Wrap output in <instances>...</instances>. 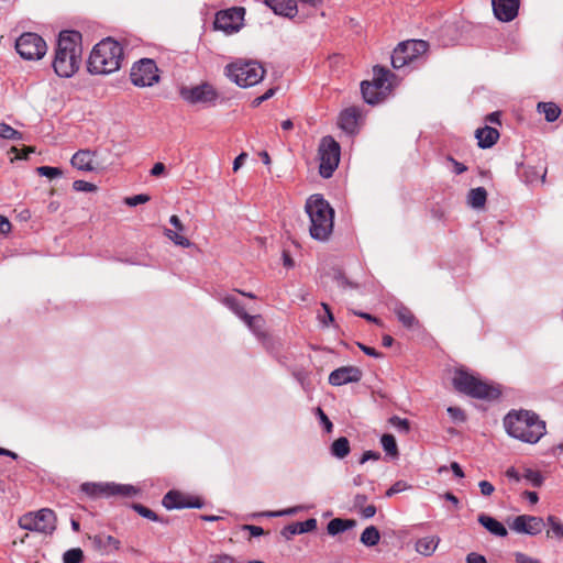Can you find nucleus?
<instances>
[{
	"label": "nucleus",
	"instance_id": "1",
	"mask_svg": "<svg viewBox=\"0 0 563 563\" xmlns=\"http://www.w3.org/2000/svg\"><path fill=\"white\" fill-rule=\"evenodd\" d=\"M82 46L81 34L77 31H63L59 33L52 66L60 78H70L81 65Z\"/></svg>",
	"mask_w": 563,
	"mask_h": 563
},
{
	"label": "nucleus",
	"instance_id": "2",
	"mask_svg": "<svg viewBox=\"0 0 563 563\" xmlns=\"http://www.w3.org/2000/svg\"><path fill=\"white\" fill-rule=\"evenodd\" d=\"M504 426L510 437L531 444L537 443L547 432L545 422L529 410L508 412Z\"/></svg>",
	"mask_w": 563,
	"mask_h": 563
},
{
	"label": "nucleus",
	"instance_id": "3",
	"mask_svg": "<svg viewBox=\"0 0 563 563\" xmlns=\"http://www.w3.org/2000/svg\"><path fill=\"white\" fill-rule=\"evenodd\" d=\"M305 210L310 219V236L317 241H327L334 224V210L330 203L321 195H312L307 199Z\"/></svg>",
	"mask_w": 563,
	"mask_h": 563
},
{
	"label": "nucleus",
	"instance_id": "4",
	"mask_svg": "<svg viewBox=\"0 0 563 563\" xmlns=\"http://www.w3.org/2000/svg\"><path fill=\"white\" fill-rule=\"evenodd\" d=\"M123 60V47L111 37L96 44L88 59V71L95 75H108L120 69Z\"/></svg>",
	"mask_w": 563,
	"mask_h": 563
},
{
	"label": "nucleus",
	"instance_id": "5",
	"mask_svg": "<svg viewBox=\"0 0 563 563\" xmlns=\"http://www.w3.org/2000/svg\"><path fill=\"white\" fill-rule=\"evenodd\" d=\"M263 65L253 59H235L224 68V75L239 87H253L261 82L265 76Z\"/></svg>",
	"mask_w": 563,
	"mask_h": 563
},
{
	"label": "nucleus",
	"instance_id": "6",
	"mask_svg": "<svg viewBox=\"0 0 563 563\" xmlns=\"http://www.w3.org/2000/svg\"><path fill=\"white\" fill-rule=\"evenodd\" d=\"M452 382L457 391L472 398L495 399L500 395V391L497 388L464 369H456Z\"/></svg>",
	"mask_w": 563,
	"mask_h": 563
},
{
	"label": "nucleus",
	"instance_id": "7",
	"mask_svg": "<svg viewBox=\"0 0 563 563\" xmlns=\"http://www.w3.org/2000/svg\"><path fill=\"white\" fill-rule=\"evenodd\" d=\"M179 96L188 104H201L205 107L216 106L220 97L216 87L208 81L200 82L196 86H183L179 89Z\"/></svg>",
	"mask_w": 563,
	"mask_h": 563
},
{
	"label": "nucleus",
	"instance_id": "8",
	"mask_svg": "<svg viewBox=\"0 0 563 563\" xmlns=\"http://www.w3.org/2000/svg\"><path fill=\"white\" fill-rule=\"evenodd\" d=\"M428 48L429 44L423 40H409L401 42L391 54V65L396 69L410 65L416 59L424 55Z\"/></svg>",
	"mask_w": 563,
	"mask_h": 563
},
{
	"label": "nucleus",
	"instance_id": "9",
	"mask_svg": "<svg viewBox=\"0 0 563 563\" xmlns=\"http://www.w3.org/2000/svg\"><path fill=\"white\" fill-rule=\"evenodd\" d=\"M319 173L323 178L332 176L340 162V144L330 135L321 139L319 145Z\"/></svg>",
	"mask_w": 563,
	"mask_h": 563
},
{
	"label": "nucleus",
	"instance_id": "10",
	"mask_svg": "<svg viewBox=\"0 0 563 563\" xmlns=\"http://www.w3.org/2000/svg\"><path fill=\"white\" fill-rule=\"evenodd\" d=\"M131 82L140 88L152 87L156 85L159 79V69L152 58H142L135 62L130 71Z\"/></svg>",
	"mask_w": 563,
	"mask_h": 563
},
{
	"label": "nucleus",
	"instance_id": "11",
	"mask_svg": "<svg viewBox=\"0 0 563 563\" xmlns=\"http://www.w3.org/2000/svg\"><path fill=\"white\" fill-rule=\"evenodd\" d=\"M80 490L90 498H109L112 496H130L135 493L131 485H120L115 483H82Z\"/></svg>",
	"mask_w": 563,
	"mask_h": 563
},
{
	"label": "nucleus",
	"instance_id": "12",
	"mask_svg": "<svg viewBox=\"0 0 563 563\" xmlns=\"http://www.w3.org/2000/svg\"><path fill=\"white\" fill-rule=\"evenodd\" d=\"M245 9L242 7L220 11L216 14L214 29L221 30L227 34L235 33L242 27Z\"/></svg>",
	"mask_w": 563,
	"mask_h": 563
},
{
	"label": "nucleus",
	"instance_id": "13",
	"mask_svg": "<svg viewBox=\"0 0 563 563\" xmlns=\"http://www.w3.org/2000/svg\"><path fill=\"white\" fill-rule=\"evenodd\" d=\"M166 509L201 508L203 501L199 497L186 495L178 490H169L162 500Z\"/></svg>",
	"mask_w": 563,
	"mask_h": 563
},
{
	"label": "nucleus",
	"instance_id": "14",
	"mask_svg": "<svg viewBox=\"0 0 563 563\" xmlns=\"http://www.w3.org/2000/svg\"><path fill=\"white\" fill-rule=\"evenodd\" d=\"M510 529L529 536H537L541 533L544 528V521L540 517L530 515L517 516L509 525Z\"/></svg>",
	"mask_w": 563,
	"mask_h": 563
},
{
	"label": "nucleus",
	"instance_id": "15",
	"mask_svg": "<svg viewBox=\"0 0 563 563\" xmlns=\"http://www.w3.org/2000/svg\"><path fill=\"white\" fill-rule=\"evenodd\" d=\"M494 15L501 22H510L518 15L520 0H492Z\"/></svg>",
	"mask_w": 563,
	"mask_h": 563
},
{
	"label": "nucleus",
	"instance_id": "16",
	"mask_svg": "<svg viewBox=\"0 0 563 563\" xmlns=\"http://www.w3.org/2000/svg\"><path fill=\"white\" fill-rule=\"evenodd\" d=\"M362 378V371L355 366H342L329 375V383L332 386H342L349 383L360 382Z\"/></svg>",
	"mask_w": 563,
	"mask_h": 563
},
{
	"label": "nucleus",
	"instance_id": "17",
	"mask_svg": "<svg viewBox=\"0 0 563 563\" xmlns=\"http://www.w3.org/2000/svg\"><path fill=\"white\" fill-rule=\"evenodd\" d=\"M16 53L25 60L35 58V33L26 32L15 41Z\"/></svg>",
	"mask_w": 563,
	"mask_h": 563
},
{
	"label": "nucleus",
	"instance_id": "18",
	"mask_svg": "<svg viewBox=\"0 0 563 563\" xmlns=\"http://www.w3.org/2000/svg\"><path fill=\"white\" fill-rule=\"evenodd\" d=\"M264 3L277 15L294 18L298 8L295 0H265Z\"/></svg>",
	"mask_w": 563,
	"mask_h": 563
},
{
	"label": "nucleus",
	"instance_id": "19",
	"mask_svg": "<svg viewBox=\"0 0 563 563\" xmlns=\"http://www.w3.org/2000/svg\"><path fill=\"white\" fill-rule=\"evenodd\" d=\"M317 528V519L309 518L306 521H298L287 525L280 531L282 536L290 540L296 534L313 531Z\"/></svg>",
	"mask_w": 563,
	"mask_h": 563
},
{
	"label": "nucleus",
	"instance_id": "20",
	"mask_svg": "<svg viewBox=\"0 0 563 563\" xmlns=\"http://www.w3.org/2000/svg\"><path fill=\"white\" fill-rule=\"evenodd\" d=\"M361 111L356 107L343 110L339 117V125L342 130L353 133L358 124Z\"/></svg>",
	"mask_w": 563,
	"mask_h": 563
},
{
	"label": "nucleus",
	"instance_id": "21",
	"mask_svg": "<svg viewBox=\"0 0 563 563\" xmlns=\"http://www.w3.org/2000/svg\"><path fill=\"white\" fill-rule=\"evenodd\" d=\"M89 540L91 541L92 547L102 553H107L110 550H119L121 547L119 539L102 533L89 537Z\"/></svg>",
	"mask_w": 563,
	"mask_h": 563
},
{
	"label": "nucleus",
	"instance_id": "22",
	"mask_svg": "<svg viewBox=\"0 0 563 563\" xmlns=\"http://www.w3.org/2000/svg\"><path fill=\"white\" fill-rule=\"evenodd\" d=\"M362 96L366 103L377 104L386 98L385 90L378 89L373 81H363L361 84Z\"/></svg>",
	"mask_w": 563,
	"mask_h": 563
},
{
	"label": "nucleus",
	"instance_id": "23",
	"mask_svg": "<svg viewBox=\"0 0 563 563\" xmlns=\"http://www.w3.org/2000/svg\"><path fill=\"white\" fill-rule=\"evenodd\" d=\"M475 137L481 148H489L498 141L499 132L495 128L486 125L476 130Z\"/></svg>",
	"mask_w": 563,
	"mask_h": 563
},
{
	"label": "nucleus",
	"instance_id": "24",
	"mask_svg": "<svg viewBox=\"0 0 563 563\" xmlns=\"http://www.w3.org/2000/svg\"><path fill=\"white\" fill-rule=\"evenodd\" d=\"M56 528L55 514L47 508L37 510V532L52 533Z\"/></svg>",
	"mask_w": 563,
	"mask_h": 563
},
{
	"label": "nucleus",
	"instance_id": "25",
	"mask_svg": "<svg viewBox=\"0 0 563 563\" xmlns=\"http://www.w3.org/2000/svg\"><path fill=\"white\" fill-rule=\"evenodd\" d=\"M93 157H95V154L92 152H90L88 150H80L73 155L70 162H71L73 167H75L79 170L90 172L95 168L93 167Z\"/></svg>",
	"mask_w": 563,
	"mask_h": 563
},
{
	"label": "nucleus",
	"instance_id": "26",
	"mask_svg": "<svg viewBox=\"0 0 563 563\" xmlns=\"http://www.w3.org/2000/svg\"><path fill=\"white\" fill-rule=\"evenodd\" d=\"M393 76L394 75L389 69L382 66H375L373 68L372 81L378 87V89L385 90V96H387L391 88L390 78Z\"/></svg>",
	"mask_w": 563,
	"mask_h": 563
},
{
	"label": "nucleus",
	"instance_id": "27",
	"mask_svg": "<svg viewBox=\"0 0 563 563\" xmlns=\"http://www.w3.org/2000/svg\"><path fill=\"white\" fill-rule=\"evenodd\" d=\"M440 543V538L437 536H427L417 540L415 544L416 551L423 555L430 556L434 553Z\"/></svg>",
	"mask_w": 563,
	"mask_h": 563
},
{
	"label": "nucleus",
	"instance_id": "28",
	"mask_svg": "<svg viewBox=\"0 0 563 563\" xmlns=\"http://www.w3.org/2000/svg\"><path fill=\"white\" fill-rule=\"evenodd\" d=\"M478 522L494 536L506 537L508 534L505 526L490 516L485 514L479 515Z\"/></svg>",
	"mask_w": 563,
	"mask_h": 563
},
{
	"label": "nucleus",
	"instance_id": "29",
	"mask_svg": "<svg viewBox=\"0 0 563 563\" xmlns=\"http://www.w3.org/2000/svg\"><path fill=\"white\" fill-rule=\"evenodd\" d=\"M243 321L247 325V328L258 338V339H265L266 332H265V320L261 314L251 316L247 314Z\"/></svg>",
	"mask_w": 563,
	"mask_h": 563
},
{
	"label": "nucleus",
	"instance_id": "30",
	"mask_svg": "<svg viewBox=\"0 0 563 563\" xmlns=\"http://www.w3.org/2000/svg\"><path fill=\"white\" fill-rule=\"evenodd\" d=\"M351 452L350 441L345 437H340L334 440L330 446V453L336 459H344Z\"/></svg>",
	"mask_w": 563,
	"mask_h": 563
},
{
	"label": "nucleus",
	"instance_id": "31",
	"mask_svg": "<svg viewBox=\"0 0 563 563\" xmlns=\"http://www.w3.org/2000/svg\"><path fill=\"white\" fill-rule=\"evenodd\" d=\"M487 200V191L484 187L473 188L468 191L467 203L474 209L484 208Z\"/></svg>",
	"mask_w": 563,
	"mask_h": 563
},
{
	"label": "nucleus",
	"instance_id": "32",
	"mask_svg": "<svg viewBox=\"0 0 563 563\" xmlns=\"http://www.w3.org/2000/svg\"><path fill=\"white\" fill-rule=\"evenodd\" d=\"M355 526V521L352 519H341L334 518L329 521L327 526L328 533L331 536H336L341 532L346 531Z\"/></svg>",
	"mask_w": 563,
	"mask_h": 563
},
{
	"label": "nucleus",
	"instance_id": "33",
	"mask_svg": "<svg viewBox=\"0 0 563 563\" xmlns=\"http://www.w3.org/2000/svg\"><path fill=\"white\" fill-rule=\"evenodd\" d=\"M538 111L544 114L548 122H554L561 114L560 107L554 102H539Z\"/></svg>",
	"mask_w": 563,
	"mask_h": 563
},
{
	"label": "nucleus",
	"instance_id": "34",
	"mask_svg": "<svg viewBox=\"0 0 563 563\" xmlns=\"http://www.w3.org/2000/svg\"><path fill=\"white\" fill-rule=\"evenodd\" d=\"M221 302L242 320L249 314L245 312L239 299L232 295L224 296L221 299Z\"/></svg>",
	"mask_w": 563,
	"mask_h": 563
},
{
	"label": "nucleus",
	"instance_id": "35",
	"mask_svg": "<svg viewBox=\"0 0 563 563\" xmlns=\"http://www.w3.org/2000/svg\"><path fill=\"white\" fill-rule=\"evenodd\" d=\"M380 534L376 527L369 526L361 534V542L367 547H374L379 542Z\"/></svg>",
	"mask_w": 563,
	"mask_h": 563
},
{
	"label": "nucleus",
	"instance_id": "36",
	"mask_svg": "<svg viewBox=\"0 0 563 563\" xmlns=\"http://www.w3.org/2000/svg\"><path fill=\"white\" fill-rule=\"evenodd\" d=\"M380 444L387 455H389L391 457H397L399 455L396 439L393 434H389V433L383 434L380 438Z\"/></svg>",
	"mask_w": 563,
	"mask_h": 563
},
{
	"label": "nucleus",
	"instance_id": "37",
	"mask_svg": "<svg viewBox=\"0 0 563 563\" xmlns=\"http://www.w3.org/2000/svg\"><path fill=\"white\" fill-rule=\"evenodd\" d=\"M547 521L550 526V529L547 531V537L555 538L559 541L563 540V525L560 520L554 516H549Z\"/></svg>",
	"mask_w": 563,
	"mask_h": 563
},
{
	"label": "nucleus",
	"instance_id": "38",
	"mask_svg": "<svg viewBox=\"0 0 563 563\" xmlns=\"http://www.w3.org/2000/svg\"><path fill=\"white\" fill-rule=\"evenodd\" d=\"M396 316L398 320L407 328L412 327L416 322L413 313L407 307L401 306L397 308Z\"/></svg>",
	"mask_w": 563,
	"mask_h": 563
},
{
	"label": "nucleus",
	"instance_id": "39",
	"mask_svg": "<svg viewBox=\"0 0 563 563\" xmlns=\"http://www.w3.org/2000/svg\"><path fill=\"white\" fill-rule=\"evenodd\" d=\"M0 137L4 140H21L22 134L11 125L0 122Z\"/></svg>",
	"mask_w": 563,
	"mask_h": 563
},
{
	"label": "nucleus",
	"instance_id": "40",
	"mask_svg": "<svg viewBox=\"0 0 563 563\" xmlns=\"http://www.w3.org/2000/svg\"><path fill=\"white\" fill-rule=\"evenodd\" d=\"M84 560V552L79 548L67 550L63 555L64 563H81Z\"/></svg>",
	"mask_w": 563,
	"mask_h": 563
},
{
	"label": "nucleus",
	"instance_id": "41",
	"mask_svg": "<svg viewBox=\"0 0 563 563\" xmlns=\"http://www.w3.org/2000/svg\"><path fill=\"white\" fill-rule=\"evenodd\" d=\"M19 526L22 530L35 531V512L29 511L19 519Z\"/></svg>",
	"mask_w": 563,
	"mask_h": 563
},
{
	"label": "nucleus",
	"instance_id": "42",
	"mask_svg": "<svg viewBox=\"0 0 563 563\" xmlns=\"http://www.w3.org/2000/svg\"><path fill=\"white\" fill-rule=\"evenodd\" d=\"M164 234L170 241H173L176 245H179V246H183V247H189L191 245V242L187 238L178 234L177 232H174L170 229H165L164 230Z\"/></svg>",
	"mask_w": 563,
	"mask_h": 563
},
{
	"label": "nucleus",
	"instance_id": "43",
	"mask_svg": "<svg viewBox=\"0 0 563 563\" xmlns=\"http://www.w3.org/2000/svg\"><path fill=\"white\" fill-rule=\"evenodd\" d=\"M522 477L529 481L534 487H540L543 484V476L539 471L526 468Z\"/></svg>",
	"mask_w": 563,
	"mask_h": 563
},
{
	"label": "nucleus",
	"instance_id": "44",
	"mask_svg": "<svg viewBox=\"0 0 563 563\" xmlns=\"http://www.w3.org/2000/svg\"><path fill=\"white\" fill-rule=\"evenodd\" d=\"M389 423L396 428L398 431L408 433L410 430V424L407 419L400 418L398 416H393L389 418Z\"/></svg>",
	"mask_w": 563,
	"mask_h": 563
},
{
	"label": "nucleus",
	"instance_id": "45",
	"mask_svg": "<svg viewBox=\"0 0 563 563\" xmlns=\"http://www.w3.org/2000/svg\"><path fill=\"white\" fill-rule=\"evenodd\" d=\"M37 174L44 177H47L49 179L59 177L63 175V170L58 167H52V166H41L37 167Z\"/></svg>",
	"mask_w": 563,
	"mask_h": 563
},
{
	"label": "nucleus",
	"instance_id": "46",
	"mask_svg": "<svg viewBox=\"0 0 563 563\" xmlns=\"http://www.w3.org/2000/svg\"><path fill=\"white\" fill-rule=\"evenodd\" d=\"M132 508L143 518H146L148 520H158V516L150 508L141 505V504H133Z\"/></svg>",
	"mask_w": 563,
	"mask_h": 563
},
{
	"label": "nucleus",
	"instance_id": "47",
	"mask_svg": "<svg viewBox=\"0 0 563 563\" xmlns=\"http://www.w3.org/2000/svg\"><path fill=\"white\" fill-rule=\"evenodd\" d=\"M410 488V485L407 484L405 481H397L395 484L390 486L389 489L386 490V497H391L395 494L405 492Z\"/></svg>",
	"mask_w": 563,
	"mask_h": 563
},
{
	"label": "nucleus",
	"instance_id": "48",
	"mask_svg": "<svg viewBox=\"0 0 563 563\" xmlns=\"http://www.w3.org/2000/svg\"><path fill=\"white\" fill-rule=\"evenodd\" d=\"M73 188L76 191H85V192H92L97 190V186L88 183L86 180H75L73 183Z\"/></svg>",
	"mask_w": 563,
	"mask_h": 563
},
{
	"label": "nucleus",
	"instance_id": "49",
	"mask_svg": "<svg viewBox=\"0 0 563 563\" xmlns=\"http://www.w3.org/2000/svg\"><path fill=\"white\" fill-rule=\"evenodd\" d=\"M147 201H150V196L145 195V194L126 197L124 199L125 205H128L130 207H135L137 205L146 203Z\"/></svg>",
	"mask_w": 563,
	"mask_h": 563
},
{
	"label": "nucleus",
	"instance_id": "50",
	"mask_svg": "<svg viewBox=\"0 0 563 563\" xmlns=\"http://www.w3.org/2000/svg\"><path fill=\"white\" fill-rule=\"evenodd\" d=\"M446 411L454 422H464L466 420L464 411L459 407H449Z\"/></svg>",
	"mask_w": 563,
	"mask_h": 563
},
{
	"label": "nucleus",
	"instance_id": "51",
	"mask_svg": "<svg viewBox=\"0 0 563 563\" xmlns=\"http://www.w3.org/2000/svg\"><path fill=\"white\" fill-rule=\"evenodd\" d=\"M478 487L481 489V494L485 497L493 495V493L495 492L494 485L488 481H481L478 483Z\"/></svg>",
	"mask_w": 563,
	"mask_h": 563
},
{
	"label": "nucleus",
	"instance_id": "52",
	"mask_svg": "<svg viewBox=\"0 0 563 563\" xmlns=\"http://www.w3.org/2000/svg\"><path fill=\"white\" fill-rule=\"evenodd\" d=\"M11 152L15 154L13 159H25V158H27V155L30 153L34 152V148L30 146V147H24L22 150H19L13 146V147H11Z\"/></svg>",
	"mask_w": 563,
	"mask_h": 563
},
{
	"label": "nucleus",
	"instance_id": "53",
	"mask_svg": "<svg viewBox=\"0 0 563 563\" xmlns=\"http://www.w3.org/2000/svg\"><path fill=\"white\" fill-rule=\"evenodd\" d=\"M321 306L324 310V316L319 314V319L324 325H328L329 322H333L334 318L330 310V307L327 303L322 302Z\"/></svg>",
	"mask_w": 563,
	"mask_h": 563
},
{
	"label": "nucleus",
	"instance_id": "54",
	"mask_svg": "<svg viewBox=\"0 0 563 563\" xmlns=\"http://www.w3.org/2000/svg\"><path fill=\"white\" fill-rule=\"evenodd\" d=\"M380 459V453L376 451H365L360 459V464H364L369 460L377 461Z\"/></svg>",
	"mask_w": 563,
	"mask_h": 563
},
{
	"label": "nucleus",
	"instance_id": "55",
	"mask_svg": "<svg viewBox=\"0 0 563 563\" xmlns=\"http://www.w3.org/2000/svg\"><path fill=\"white\" fill-rule=\"evenodd\" d=\"M515 560H516V563H540L539 560L533 559V558H531L525 553H521V552L515 553Z\"/></svg>",
	"mask_w": 563,
	"mask_h": 563
},
{
	"label": "nucleus",
	"instance_id": "56",
	"mask_svg": "<svg viewBox=\"0 0 563 563\" xmlns=\"http://www.w3.org/2000/svg\"><path fill=\"white\" fill-rule=\"evenodd\" d=\"M357 346L361 349V351H363L366 355L368 356H373V357H382L383 354L379 353L378 351H376L374 347H371V346H367L363 343H357Z\"/></svg>",
	"mask_w": 563,
	"mask_h": 563
},
{
	"label": "nucleus",
	"instance_id": "57",
	"mask_svg": "<svg viewBox=\"0 0 563 563\" xmlns=\"http://www.w3.org/2000/svg\"><path fill=\"white\" fill-rule=\"evenodd\" d=\"M242 529L249 531L252 537H260L264 534L263 528L258 526L244 525L242 526Z\"/></svg>",
	"mask_w": 563,
	"mask_h": 563
},
{
	"label": "nucleus",
	"instance_id": "58",
	"mask_svg": "<svg viewBox=\"0 0 563 563\" xmlns=\"http://www.w3.org/2000/svg\"><path fill=\"white\" fill-rule=\"evenodd\" d=\"M11 231V222L4 216L0 214V233L8 234Z\"/></svg>",
	"mask_w": 563,
	"mask_h": 563
},
{
	"label": "nucleus",
	"instance_id": "59",
	"mask_svg": "<svg viewBox=\"0 0 563 563\" xmlns=\"http://www.w3.org/2000/svg\"><path fill=\"white\" fill-rule=\"evenodd\" d=\"M448 159L453 164L456 175L463 174L467 170V167L464 164L455 161L452 156H449Z\"/></svg>",
	"mask_w": 563,
	"mask_h": 563
},
{
	"label": "nucleus",
	"instance_id": "60",
	"mask_svg": "<svg viewBox=\"0 0 563 563\" xmlns=\"http://www.w3.org/2000/svg\"><path fill=\"white\" fill-rule=\"evenodd\" d=\"M467 563H487L485 556L477 553H470L466 556Z\"/></svg>",
	"mask_w": 563,
	"mask_h": 563
},
{
	"label": "nucleus",
	"instance_id": "61",
	"mask_svg": "<svg viewBox=\"0 0 563 563\" xmlns=\"http://www.w3.org/2000/svg\"><path fill=\"white\" fill-rule=\"evenodd\" d=\"M505 475L511 479V481H515V482H519L521 479V475L519 474V472L515 468V467H509L507 468Z\"/></svg>",
	"mask_w": 563,
	"mask_h": 563
},
{
	"label": "nucleus",
	"instance_id": "62",
	"mask_svg": "<svg viewBox=\"0 0 563 563\" xmlns=\"http://www.w3.org/2000/svg\"><path fill=\"white\" fill-rule=\"evenodd\" d=\"M165 165L163 163H156L151 169V175L154 177H158L165 173Z\"/></svg>",
	"mask_w": 563,
	"mask_h": 563
},
{
	"label": "nucleus",
	"instance_id": "63",
	"mask_svg": "<svg viewBox=\"0 0 563 563\" xmlns=\"http://www.w3.org/2000/svg\"><path fill=\"white\" fill-rule=\"evenodd\" d=\"M247 154L241 153L239 156L235 157L233 162V172H238L240 167L242 166L243 162L246 159Z\"/></svg>",
	"mask_w": 563,
	"mask_h": 563
},
{
	"label": "nucleus",
	"instance_id": "64",
	"mask_svg": "<svg viewBox=\"0 0 563 563\" xmlns=\"http://www.w3.org/2000/svg\"><path fill=\"white\" fill-rule=\"evenodd\" d=\"M376 514V507L374 505H367L362 509V516L364 518H372Z\"/></svg>",
	"mask_w": 563,
	"mask_h": 563
}]
</instances>
